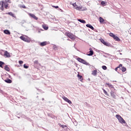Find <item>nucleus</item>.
Here are the masks:
<instances>
[{
  "instance_id": "6ab92c4d",
  "label": "nucleus",
  "mask_w": 131,
  "mask_h": 131,
  "mask_svg": "<svg viewBox=\"0 0 131 131\" xmlns=\"http://www.w3.org/2000/svg\"><path fill=\"white\" fill-rule=\"evenodd\" d=\"M94 55V51L93 50H90L89 51V54H88V56H93Z\"/></svg>"
},
{
  "instance_id": "412c9836",
  "label": "nucleus",
  "mask_w": 131,
  "mask_h": 131,
  "mask_svg": "<svg viewBox=\"0 0 131 131\" xmlns=\"http://www.w3.org/2000/svg\"><path fill=\"white\" fill-rule=\"evenodd\" d=\"M4 69L6 71H10V68L8 67V66H5Z\"/></svg>"
},
{
  "instance_id": "c9c22d12",
  "label": "nucleus",
  "mask_w": 131,
  "mask_h": 131,
  "mask_svg": "<svg viewBox=\"0 0 131 131\" xmlns=\"http://www.w3.org/2000/svg\"><path fill=\"white\" fill-rule=\"evenodd\" d=\"M18 63L21 65V64H23V61H22V60H19V61H18Z\"/></svg>"
},
{
  "instance_id": "2f4dec72",
  "label": "nucleus",
  "mask_w": 131,
  "mask_h": 131,
  "mask_svg": "<svg viewBox=\"0 0 131 131\" xmlns=\"http://www.w3.org/2000/svg\"><path fill=\"white\" fill-rule=\"evenodd\" d=\"M77 76H78V78L80 79H81V78H82V76H81L79 74H78Z\"/></svg>"
},
{
  "instance_id": "393cba45",
  "label": "nucleus",
  "mask_w": 131,
  "mask_h": 131,
  "mask_svg": "<svg viewBox=\"0 0 131 131\" xmlns=\"http://www.w3.org/2000/svg\"><path fill=\"white\" fill-rule=\"evenodd\" d=\"M106 85H107L108 88H113V86L112 85V84L110 83H106Z\"/></svg>"
},
{
  "instance_id": "f03ea898",
  "label": "nucleus",
  "mask_w": 131,
  "mask_h": 131,
  "mask_svg": "<svg viewBox=\"0 0 131 131\" xmlns=\"http://www.w3.org/2000/svg\"><path fill=\"white\" fill-rule=\"evenodd\" d=\"M77 60V61H78V62H80V63H82V64H84L85 65H88V64H89L88 62H86L84 59H82V58H78Z\"/></svg>"
},
{
  "instance_id": "9b49d317",
  "label": "nucleus",
  "mask_w": 131,
  "mask_h": 131,
  "mask_svg": "<svg viewBox=\"0 0 131 131\" xmlns=\"http://www.w3.org/2000/svg\"><path fill=\"white\" fill-rule=\"evenodd\" d=\"M119 121L120 122V123H125V121L123 120V118L121 117V118L119 119Z\"/></svg>"
},
{
  "instance_id": "c756f323",
  "label": "nucleus",
  "mask_w": 131,
  "mask_h": 131,
  "mask_svg": "<svg viewBox=\"0 0 131 131\" xmlns=\"http://www.w3.org/2000/svg\"><path fill=\"white\" fill-rule=\"evenodd\" d=\"M42 27H43V29H45V30H48V29H49V27H48L46 26H42Z\"/></svg>"
},
{
  "instance_id": "58836bf2",
  "label": "nucleus",
  "mask_w": 131,
  "mask_h": 131,
  "mask_svg": "<svg viewBox=\"0 0 131 131\" xmlns=\"http://www.w3.org/2000/svg\"><path fill=\"white\" fill-rule=\"evenodd\" d=\"M118 68H118V67H117V68H116L115 69V71H117L118 70Z\"/></svg>"
},
{
  "instance_id": "4468645a",
  "label": "nucleus",
  "mask_w": 131,
  "mask_h": 131,
  "mask_svg": "<svg viewBox=\"0 0 131 131\" xmlns=\"http://www.w3.org/2000/svg\"><path fill=\"white\" fill-rule=\"evenodd\" d=\"M48 45V42L47 41L42 42L40 43V46L41 47H44V46H47Z\"/></svg>"
},
{
  "instance_id": "9d476101",
  "label": "nucleus",
  "mask_w": 131,
  "mask_h": 131,
  "mask_svg": "<svg viewBox=\"0 0 131 131\" xmlns=\"http://www.w3.org/2000/svg\"><path fill=\"white\" fill-rule=\"evenodd\" d=\"M111 96L114 99H116V95L115 93H114V92H113V91H111Z\"/></svg>"
},
{
  "instance_id": "0eeeda50",
  "label": "nucleus",
  "mask_w": 131,
  "mask_h": 131,
  "mask_svg": "<svg viewBox=\"0 0 131 131\" xmlns=\"http://www.w3.org/2000/svg\"><path fill=\"white\" fill-rule=\"evenodd\" d=\"M4 56H5L6 58H11V55H10V53L8 52V51H5Z\"/></svg>"
},
{
  "instance_id": "1a4fd4ad",
  "label": "nucleus",
  "mask_w": 131,
  "mask_h": 131,
  "mask_svg": "<svg viewBox=\"0 0 131 131\" xmlns=\"http://www.w3.org/2000/svg\"><path fill=\"white\" fill-rule=\"evenodd\" d=\"M20 39L21 40H24V41H26L27 42H28L29 40L28 38H26L25 37L21 36L20 37Z\"/></svg>"
},
{
  "instance_id": "f704fd0d",
  "label": "nucleus",
  "mask_w": 131,
  "mask_h": 131,
  "mask_svg": "<svg viewBox=\"0 0 131 131\" xmlns=\"http://www.w3.org/2000/svg\"><path fill=\"white\" fill-rule=\"evenodd\" d=\"M28 66H26V64H24V68H25V69H28Z\"/></svg>"
},
{
  "instance_id": "b1692460",
  "label": "nucleus",
  "mask_w": 131,
  "mask_h": 131,
  "mask_svg": "<svg viewBox=\"0 0 131 131\" xmlns=\"http://www.w3.org/2000/svg\"><path fill=\"white\" fill-rule=\"evenodd\" d=\"M99 21H100V23H103V22H104V18L100 17H99Z\"/></svg>"
},
{
  "instance_id": "f257e3e1",
  "label": "nucleus",
  "mask_w": 131,
  "mask_h": 131,
  "mask_svg": "<svg viewBox=\"0 0 131 131\" xmlns=\"http://www.w3.org/2000/svg\"><path fill=\"white\" fill-rule=\"evenodd\" d=\"M1 5V7L0 9L1 10H2V11H4V7H5L6 9H7V7H8V4L7 2H4V1H1L0 5Z\"/></svg>"
},
{
  "instance_id": "dca6fc26",
  "label": "nucleus",
  "mask_w": 131,
  "mask_h": 131,
  "mask_svg": "<svg viewBox=\"0 0 131 131\" xmlns=\"http://www.w3.org/2000/svg\"><path fill=\"white\" fill-rule=\"evenodd\" d=\"M114 39H115L116 40H117V41H119V40H120V39H119L118 38V37H117V36L116 35H114V37H113Z\"/></svg>"
},
{
  "instance_id": "7ed1b4c3",
  "label": "nucleus",
  "mask_w": 131,
  "mask_h": 131,
  "mask_svg": "<svg viewBox=\"0 0 131 131\" xmlns=\"http://www.w3.org/2000/svg\"><path fill=\"white\" fill-rule=\"evenodd\" d=\"M72 5L74 8H75V9L76 10H80L82 9V6H78L77 5H76V3L73 4Z\"/></svg>"
},
{
  "instance_id": "f3484780",
  "label": "nucleus",
  "mask_w": 131,
  "mask_h": 131,
  "mask_svg": "<svg viewBox=\"0 0 131 131\" xmlns=\"http://www.w3.org/2000/svg\"><path fill=\"white\" fill-rule=\"evenodd\" d=\"M5 82H7V83H12V80L10 79H7L6 80H5Z\"/></svg>"
},
{
  "instance_id": "a878e982",
  "label": "nucleus",
  "mask_w": 131,
  "mask_h": 131,
  "mask_svg": "<svg viewBox=\"0 0 131 131\" xmlns=\"http://www.w3.org/2000/svg\"><path fill=\"white\" fill-rule=\"evenodd\" d=\"M104 92V94H105V95L106 96H109V95L108 94V93H107V91H106V90H105L104 89H102Z\"/></svg>"
},
{
  "instance_id": "39448f33",
  "label": "nucleus",
  "mask_w": 131,
  "mask_h": 131,
  "mask_svg": "<svg viewBox=\"0 0 131 131\" xmlns=\"http://www.w3.org/2000/svg\"><path fill=\"white\" fill-rule=\"evenodd\" d=\"M29 16L31 17V18H33V19H34L35 20H37L38 18L35 16V15L32 14V13H28Z\"/></svg>"
},
{
  "instance_id": "a211bd4d",
  "label": "nucleus",
  "mask_w": 131,
  "mask_h": 131,
  "mask_svg": "<svg viewBox=\"0 0 131 131\" xmlns=\"http://www.w3.org/2000/svg\"><path fill=\"white\" fill-rule=\"evenodd\" d=\"M78 21H79V22H80L81 23H83V24H85L86 23L85 20L81 19H78Z\"/></svg>"
},
{
  "instance_id": "2eb2a0df",
  "label": "nucleus",
  "mask_w": 131,
  "mask_h": 131,
  "mask_svg": "<svg viewBox=\"0 0 131 131\" xmlns=\"http://www.w3.org/2000/svg\"><path fill=\"white\" fill-rule=\"evenodd\" d=\"M8 15H9L10 16H12V17H14L16 19V17L15 16V14H13L12 12H8L7 13Z\"/></svg>"
},
{
  "instance_id": "f8f14e48",
  "label": "nucleus",
  "mask_w": 131,
  "mask_h": 131,
  "mask_svg": "<svg viewBox=\"0 0 131 131\" xmlns=\"http://www.w3.org/2000/svg\"><path fill=\"white\" fill-rule=\"evenodd\" d=\"M86 27L90 28L92 30H94V29H95V28H94V27H93V26H92L91 24H87V25H86Z\"/></svg>"
},
{
  "instance_id": "72a5a7b5",
  "label": "nucleus",
  "mask_w": 131,
  "mask_h": 131,
  "mask_svg": "<svg viewBox=\"0 0 131 131\" xmlns=\"http://www.w3.org/2000/svg\"><path fill=\"white\" fill-rule=\"evenodd\" d=\"M115 35H114V34H113V33H110V36H111L112 37H113L114 36H115Z\"/></svg>"
},
{
  "instance_id": "bb28decb",
  "label": "nucleus",
  "mask_w": 131,
  "mask_h": 131,
  "mask_svg": "<svg viewBox=\"0 0 131 131\" xmlns=\"http://www.w3.org/2000/svg\"><path fill=\"white\" fill-rule=\"evenodd\" d=\"M101 6H106V2H104V1H102L101 2Z\"/></svg>"
},
{
  "instance_id": "4c0bfd02",
  "label": "nucleus",
  "mask_w": 131,
  "mask_h": 131,
  "mask_svg": "<svg viewBox=\"0 0 131 131\" xmlns=\"http://www.w3.org/2000/svg\"><path fill=\"white\" fill-rule=\"evenodd\" d=\"M118 67V68H120V67H122V65L121 64H120Z\"/></svg>"
},
{
  "instance_id": "aec40b11",
  "label": "nucleus",
  "mask_w": 131,
  "mask_h": 131,
  "mask_svg": "<svg viewBox=\"0 0 131 131\" xmlns=\"http://www.w3.org/2000/svg\"><path fill=\"white\" fill-rule=\"evenodd\" d=\"M92 75H94V76H97V70L93 71L92 72Z\"/></svg>"
},
{
  "instance_id": "79ce46f5",
  "label": "nucleus",
  "mask_w": 131,
  "mask_h": 131,
  "mask_svg": "<svg viewBox=\"0 0 131 131\" xmlns=\"http://www.w3.org/2000/svg\"><path fill=\"white\" fill-rule=\"evenodd\" d=\"M42 100H43V98H42Z\"/></svg>"
},
{
  "instance_id": "7c9ffc66",
  "label": "nucleus",
  "mask_w": 131,
  "mask_h": 131,
  "mask_svg": "<svg viewBox=\"0 0 131 131\" xmlns=\"http://www.w3.org/2000/svg\"><path fill=\"white\" fill-rule=\"evenodd\" d=\"M34 64L35 65H37V64H38V60H35L34 62Z\"/></svg>"
},
{
  "instance_id": "e433bc0d",
  "label": "nucleus",
  "mask_w": 131,
  "mask_h": 131,
  "mask_svg": "<svg viewBox=\"0 0 131 131\" xmlns=\"http://www.w3.org/2000/svg\"><path fill=\"white\" fill-rule=\"evenodd\" d=\"M53 8H55V9H58L59 8V6H53Z\"/></svg>"
},
{
  "instance_id": "5701e85b",
  "label": "nucleus",
  "mask_w": 131,
  "mask_h": 131,
  "mask_svg": "<svg viewBox=\"0 0 131 131\" xmlns=\"http://www.w3.org/2000/svg\"><path fill=\"white\" fill-rule=\"evenodd\" d=\"M59 126H60V127H62V128H65V127H67V125H62L61 124H59Z\"/></svg>"
},
{
  "instance_id": "4be33fe9",
  "label": "nucleus",
  "mask_w": 131,
  "mask_h": 131,
  "mask_svg": "<svg viewBox=\"0 0 131 131\" xmlns=\"http://www.w3.org/2000/svg\"><path fill=\"white\" fill-rule=\"evenodd\" d=\"M5 64V62H3V61H0V67L1 68H4V67H3V66Z\"/></svg>"
},
{
  "instance_id": "ddd939ff",
  "label": "nucleus",
  "mask_w": 131,
  "mask_h": 131,
  "mask_svg": "<svg viewBox=\"0 0 131 131\" xmlns=\"http://www.w3.org/2000/svg\"><path fill=\"white\" fill-rule=\"evenodd\" d=\"M4 33L5 34H8V35H10V34H11V32H10V31H9V30H5L4 31Z\"/></svg>"
},
{
  "instance_id": "20e7f679",
  "label": "nucleus",
  "mask_w": 131,
  "mask_h": 131,
  "mask_svg": "<svg viewBox=\"0 0 131 131\" xmlns=\"http://www.w3.org/2000/svg\"><path fill=\"white\" fill-rule=\"evenodd\" d=\"M62 99L65 101L66 102H67L69 104H72V102L70 100H69L67 97L65 96H62Z\"/></svg>"
},
{
  "instance_id": "cd10ccee",
  "label": "nucleus",
  "mask_w": 131,
  "mask_h": 131,
  "mask_svg": "<svg viewBox=\"0 0 131 131\" xmlns=\"http://www.w3.org/2000/svg\"><path fill=\"white\" fill-rule=\"evenodd\" d=\"M122 72H125V71H126V68H124V67H123L122 68Z\"/></svg>"
},
{
  "instance_id": "423d86ee",
  "label": "nucleus",
  "mask_w": 131,
  "mask_h": 131,
  "mask_svg": "<svg viewBox=\"0 0 131 131\" xmlns=\"http://www.w3.org/2000/svg\"><path fill=\"white\" fill-rule=\"evenodd\" d=\"M66 35L68 36L71 39H74V37L73 36V35L71 34V33H66Z\"/></svg>"
},
{
  "instance_id": "c85d7f7f",
  "label": "nucleus",
  "mask_w": 131,
  "mask_h": 131,
  "mask_svg": "<svg viewBox=\"0 0 131 131\" xmlns=\"http://www.w3.org/2000/svg\"><path fill=\"white\" fill-rule=\"evenodd\" d=\"M116 117L119 120L121 118V116H120V115H116Z\"/></svg>"
},
{
  "instance_id": "6e6552de",
  "label": "nucleus",
  "mask_w": 131,
  "mask_h": 131,
  "mask_svg": "<svg viewBox=\"0 0 131 131\" xmlns=\"http://www.w3.org/2000/svg\"><path fill=\"white\" fill-rule=\"evenodd\" d=\"M100 41H101V42H102V43L104 45V46H107V47L109 46V43L105 42V40H104V39H101L100 40Z\"/></svg>"
},
{
  "instance_id": "ea45409f",
  "label": "nucleus",
  "mask_w": 131,
  "mask_h": 131,
  "mask_svg": "<svg viewBox=\"0 0 131 131\" xmlns=\"http://www.w3.org/2000/svg\"><path fill=\"white\" fill-rule=\"evenodd\" d=\"M24 9H26V7H25V6H23V7Z\"/></svg>"
},
{
  "instance_id": "473e14b6",
  "label": "nucleus",
  "mask_w": 131,
  "mask_h": 131,
  "mask_svg": "<svg viewBox=\"0 0 131 131\" xmlns=\"http://www.w3.org/2000/svg\"><path fill=\"white\" fill-rule=\"evenodd\" d=\"M102 69H103V70H106V69H107V67H106V66H103Z\"/></svg>"
},
{
  "instance_id": "a19ab883",
  "label": "nucleus",
  "mask_w": 131,
  "mask_h": 131,
  "mask_svg": "<svg viewBox=\"0 0 131 131\" xmlns=\"http://www.w3.org/2000/svg\"><path fill=\"white\" fill-rule=\"evenodd\" d=\"M54 49H56V46L54 47Z\"/></svg>"
}]
</instances>
